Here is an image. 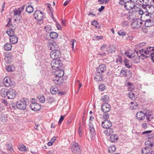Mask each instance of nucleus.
<instances>
[{"mask_svg": "<svg viewBox=\"0 0 154 154\" xmlns=\"http://www.w3.org/2000/svg\"><path fill=\"white\" fill-rule=\"evenodd\" d=\"M149 149L146 147L142 148L141 150L142 154H151V151Z\"/></svg>", "mask_w": 154, "mask_h": 154, "instance_id": "c756f323", "label": "nucleus"}, {"mask_svg": "<svg viewBox=\"0 0 154 154\" xmlns=\"http://www.w3.org/2000/svg\"><path fill=\"white\" fill-rule=\"evenodd\" d=\"M94 79L97 81H100L102 79V73L97 72Z\"/></svg>", "mask_w": 154, "mask_h": 154, "instance_id": "b1692460", "label": "nucleus"}, {"mask_svg": "<svg viewBox=\"0 0 154 154\" xmlns=\"http://www.w3.org/2000/svg\"><path fill=\"white\" fill-rule=\"evenodd\" d=\"M122 61V58L120 56H118L116 59V62L117 63H121Z\"/></svg>", "mask_w": 154, "mask_h": 154, "instance_id": "3c124183", "label": "nucleus"}, {"mask_svg": "<svg viewBox=\"0 0 154 154\" xmlns=\"http://www.w3.org/2000/svg\"><path fill=\"white\" fill-rule=\"evenodd\" d=\"M99 90L103 91L105 89V86L103 84H100L99 87Z\"/></svg>", "mask_w": 154, "mask_h": 154, "instance_id": "052dcab7", "label": "nucleus"}, {"mask_svg": "<svg viewBox=\"0 0 154 154\" xmlns=\"http://www.w3.org/2000/svg\"><path fill=\"white\" fill-rule=\"evenodd\" d=\"M128 85L129 90L130 91H132L134 89L135 87L134 85H133L129 82L128 84Z\"/></svg>", "mask_w": 154, "mask_h": 154, "instance_id": "49530a36", "label": "nucleus"}, {"mask_svg": "<svg viewBox=\"0 0 154 154\" xmlns=\"http://www.w3.org/2000/svg\"><path fill=\"white\" fill-rule=\"evenodd\" d=\"M140 2L142 3L143 5H148L149 0H140Z\"/></svg>", "mask_w": 154, "mask_h": 154, "instance_id": "864d4df0", "label": "nucleus"}, {"mask_svg": "<svg viewBox=\"0 0 154 154\" xmlns=\"http://www.w3.org/2000/svg\"><path fill=\"white\" fill-rule=\"evenodd\" d=\"M106 51L108 53H112L115 51L116 50V47L113 45H109Z\"/></svg>", "mask_w": 154, "mask_h": 154, "instance_id": "412c9836", "label": "nucleus"}, {"mask_svg": "<svg viewBox=\"0 0 154 154\" xmlns=\"http://www.w3.org/2000/svg\"><path fill=\"white\" fill-rule=\"evenodd\" d=\"M151 14L146 11L143 16H140V19L142 21L146 22L151 20Z\"/></svg>", "mask_w": 154, "mask_h": 154, "instance_id": "6e6552de", "label": "nucleus"}, {"mask_svg": "<svg viewBox=\"0 0 154 154\" xmlns=\"http://www.w3.org/2000/svg\"><path fill=\"white\" fill-rule=\"evenodd\" d=\"M118 33L120 36H125L126 35V33L123 31H122L121 30L119 31L118 32Z\"/></svg>", "mask_w": 154, "mask_h": 154, "instance_id": "0e129e2a", "label": "nucleus"}, {"mask_svg": "<svg viewBox=\"0 0 154 154\" xmlns=\"http://www.w3.org/2000/svg\"><path fill=\"white\" fill-rule=\"evenodd\" d=\"M106 68L105 65L102 64L98 67L97 69V72L103 73L106 71Z\"/></svg>", "mask_w": 154, "mask_h": 154, "instance_id": "f3484780", "label": "nucleus"}, {"mask_svg": "<svg viewBox=\"0 0 154 154\" xmlns=\"http://www.w3.org/2000/svg\"><path fill=\"white\" fill-rule=\"evenodd\" d=\"M14 20L17 23H20L21 21V16H17L16 18L14 19Z\"/></svg>", "mask_w": 154, "mask_h": 154, "instance_id": "603ef678", "label": "nucleus"}, {"mask_svg": "<svg viewBox=\"0 0 154 154\" xmlns=\"http://www.w3.org/2000/svg\"><path fill=\"white\" fill-rule=\"evenodd\" d=\"M135 7V4L131 2V1L130 2H126L125 3V7L128 10H130L133 9Z\"/></svg>", "mask_w": 154, "mask_h": 154, "instance_id": "f8f14e48", "label": "nucleus"}, {"mask_svg": "<svg viewBox=\"0 0 154 154\" xmlns=\"http://www.w3.org/2000/svg\"><path fill=\"white\" fill-rule=\"evenodd\" d=\"M128 72V71L127 70L125 69H123L121 70V72L120 73V75L121 76H127V72Z\"/></svg>", "mask_w": 154, "mask_h": 154, "instance_id": "c9c22d12", "label": "nucleus"}, {"mask_svg": "<svg viewBox=\"0 0 154 154\" xmlns=\"http://www.w3.org/2000/svg\"><path fill=\"white\" fill-rule=\"evenodd\" d=\"M88 125L91 134L93 136L95 135V129L93 125L91 122H89Z\"/></svg>", "mask_w": 154, "mask_h": 154, "instance_id": "aec40b11", "label": "nucleus"}, {"mask_svg": "<svg viewBox=\"0 0 154 154\" xmlns=\"http://www.w3.org/2000/svg\"><path fill=\"white\" fill-rule=\"evenodd\" d=\"M31 109L34 111H38L40 110L41 108V106L38 103H31L30 105Z\"/></svg>", "mask_w": 154, "mask_h": 154, "instance_id": "2eb2a0df", "label": "nucleus"}, {"mask_svg": "<svg viewBox=\"0 0 154 154\" xmlns=\"http://www.w3.org/2000/svg\"><path fill=\"white\" fill-rule=\"evenodd\" d=\"M118 139L117 136L115 134L111 135L110 137V140L112 142L115 143L117 141Z\"/></svg>", "mask_w": 154, "mask_h": 154, "instance_id": "a878e982", "label": "nucleus"}, {"mask_svg": "<svg viewBox=\"0 0 154 154\" xmlns=\"http://www.w3.org/2000/svg\"><path fill=\"white\" fill-rule=\"evenodd\" d=\"M145 145L146 148L148 149H151L154 146V143L151 140L146 141L145 143Z\"/></svg>", "mask_w": 154, "mask_h": 154, "instance_id": "a211bd4d", "label": "nucleus"}, {"mask_svg": "<svg viewBox=\"0 0 154 154\" xmlns=\"http://www.w3.org/2000/svg\"><path fill=\"white\" fill-rule=\"evenodd\" d=\"M51 57L53 59H58L61 57V53L58 49L52 51L50 54Z\"/></svg>", "mask_w": 154, "mask_h": 154, "instance_id": "39448f33", "label": "nucleus"}, {"mask_svg": "<svg viewBox=\"0 0 154 154\" xmlns=\"http://www.w3.org/2000/svg\"><path fill=\"white\" fill-rule=\"evenodd\" d=\"M101 109L104 113L109 112L111 109V106L107 103H105L101 106Z\"/></svg>", "mask_w": 154, "mask_h": 154, "instance_id": "9d476101", "label": "nucleus"}, {"mask_svg": "<svg viewBox=\"0 0 154 154\" xmlns=\"http://www.w3.org/2000/svg\"><path fill=\"white\" fill-rule=\"evenodd\" d=\"M65 116H60V118L59 120V121L58 122V124L59 125H60L61 123L63 121V119H64Z\"/></svg>", "mask_w": 154, "mask_h": 154, "instance_id": "69168bd1", "label": "nucleus"}, {"mask_svg": "<svg viewBox=\"0 0 154 154\" xmlns=\"http://www.w3.org/2000/svg\"><path fill=\"white\" fill-rule=\"evenodd\" d=\"M71 151L74 153L76 154H80L81 151L78 143L75 142H73L72 143Z\"/></svg>", "mask_w": 154, "mask_h": 154, "instance_id": "423d86ee", "label": "nucleus"}, {"mask_svg": "<svg viewBox=\"0 0 154 154\" xmlns=\"http://www.w3.org/2000/svg\"><path fill=\"white\" fill-rule=\"evenodd\" d=\"M6 147L7 149L11 151L12 150H13L12 146L11 143H9L6 146Z\"/></svg>", "mask_w": 154, "mask_h": 154, "instance_id": "5fc2aeb1", "label": "nucleus"}, {"mask_svg": "<svg viewBox=\"0 0 154 154\" xmlns=\"http://www.w3.org/2000/svg\"><path fill=\"white\" fill-rule=\"evenodd\" d=\"M124 63L125 66L128 68H130L131 67L132 64L129 63L128 60L127 59H125L124 60Z\"/></svg>", "mask_w": 154, "mask_h": 154, "instance_id": "473e14b6", "label": "nucleus"}, {"mask_svg": "<svg viewBox=\"0 0 154 154\" xmlns=\"http://www.w3.org/2000/svg\"><path fill=\"white\" fill-rule=\"evenodd\" d=\"M51 93L53 94L57 92L58 90L56 87H51L50 89Z\"/></svg>", "mask_w": 154, "mask_h": 154, "instance_id": "79ce46f5", "label": "nucleus"}, {"mask_svg": "<svg viewBox=\"0 0 154 154\" xmlns=\"http://www.w3.org/2000/svg\"><path fill=\"white\" fill-rule=\"evenodd\" d=\"M52 68L54 69H57L60 68L62 65V62L59 59H54L51 63Z\"/></svg>", "mask_w": 154, "mask_h": 154, "instance_id": "7ed1b4c3", "label": "nucleus"}, {"mask_svg": "<svg viewBox=\"0 0 154 154\" xmlns=\"http://www.w3.org/2000/svg\"><path fill=\"white\" fill-rule=\"evenodd\" d=\"M145 115L146 116V119L147 120L150 121L151 119H152V113L150 112H146Z\"/></svg>", "mask_w": 154, "mask_h": 154, "instance_id": "e433bc0d", "label": "nucleus"}, {"mask_svg": "<svg viewBox=\"0 0 154 154\" xmlns=\"http://www.w3.org/2000/svg\"><path fill=\"white\" fill-rule=\"evenodd\" d=\"M15 66L13 65H7L6 66V70L8 72H11L15 70Z\"/></svg>", "mask_w": 154, "mask_h": 154, "instance_id": "c85d7f7f", "label": "nucleus"}, {"mask_svg": "<svg viewBox=\"0 0 154 154\" xmlns=\"http://www.w3.org/2000/svg\"><path fill=\"white\" fill-rule=\"evenodd\" d=\"M48 46L50 49L52 50V51L55 50L57 49H59L58 48V46L54 41L49 42L48 45Z\"/></svg>", "mask_w": 154, "mask_h": 154, "instance_id": "9b49d317", "label": "nucleus"}, {"mask_svg": "<svg viewBox=\"0 0 154 154\" xmlns=\"http://www.w3.org/2000/svg\"><path fill=\"white\" fill-rule=\"evenodd\" d=\"M146 44L145 43V42H142L138 44L137 45H135V47L136 48H141L143 46H144Z\"/></svg>", "mask_w": 154, "mask_h": 154, "instance_id": "6e6d98bb", "label": "nucleus"}, {"mask_svg": "<svg viewBox=\"0 0 154 154\" xmlns=\"http://www.w3.org/2000/svg\"><path fill=\"white\" fill-rule=\"evenodd\" d=\"M18 38L15 35L12 36L10 37V41L11 44H15L17 42Z\"/></svg>", "mask_w": 154, "mask_h": 154, "instance_id": "cd10ccee", "label": "nucleus"}, {"mask_svg": "<svg viewBox=\"0 0 154 154\" xmlns=\"http://www.w3.org/2000/svg\"><path fill=\"white\" fill-rule=\"evenodd\" d=\"M18 148L21 151H26V150L25 146L23 145H22L20 146H19L18 147Z\"/></svg>", "mask_w": 154, "mask_h": 154, "instance_id": "de8ad7c7", "label": "nucleus"}, {"mask_svg": "<svg viewBox=\"0 0 154 154\" xmlns=\"http://www.w3.org/2000/svg\"><path fill=\"white\" fill-rule=\"evenodd\" d=\"M135 56V54L134 53H132L131 55H127V56L129 58H134Z\"/></svg>", "mask_w": 154, "mask_h": 154, "instance_id": "774afa93", "label": "nucleus"}, {"mask_svg": "<svg viewBox=\"0 0 154 154\" xmlns=\"http://www.w3.org/2000/svg\"><path fill=\"white\" fill-rule=\"evenodd\" d=\"M3 82L5 86L8 87L12 85V82L11 81L10 78L9 77H5L3 80Z\"/></svg>", "mask_w": 154, "mask_h": 154, "instance_id": "dca6fc26", "label": "nucleus"}, {"mask_svg": "<svg viewBox=\"0 0 154 154\" xmlns=\"http://www.w3.org/2000/svg\"><path fill=\"white\" fill-rule=\"evenodd\" d=\"M8 20H9L8 21V23L6 25V26H8V27H10V29H12V28L10 27L11 26H12L11 23V19H9Z\"/></svg>", "mask_w": 154, "mask_h": 154, "instance_id": "338daca9", "label": "nucleus"}, {"mask_svg": "<svg viewBox=\"0 0 154 154\" xmlns=\"http://www.w3.org/2000/svg\"><path fill=\"white\" fill-rule=\"evenodd\" d=\"M145 113L142 111H139L137 113L136 117L140 121L143 120L145 119Z\"/></svg>", "mask_w": 154, "mask_h": 154, "instance_id": "4468645a", "label": "nucleus"}, {"mask_svg": "<svg viewBox=\"0 0 154 154\" xmlns=\"http://www.w3.org/2000/svg\"><path fill=\"white\" fill-rule=\"evenodd\" d=\"M112 125L111 122L108 120H105L102 123V127L106 129L110 128Z\"/></svg>", "mask_w": 154, "mask_h": 154, "instance_id": "ddd939ff", "label": "nucleus"}, {"mask_svg": "<svg viewBox=\"0 0 154 154\" xmlns=\"http://www.w3.org/2000/svg\"><path fill=\"white\" fill-rule=\"evenodd\" d=\"M37 98L39 101L42 103H44L45 101V98L43 96L39 95L38 96Z\"/></svg>", "mask_w": 154, "mask_h": 154, "instance_id": "37998d69", "label": "nucleus"}, {"mask_svg": "<svg viewBox=\"0 0 154 154\" xmlns=\"http://www.w3.org/2000/svg\"><path fill=\"white\" fill-rule=\"evenodd\" d=\"M4 56L5 58L4 60L7 63H11V56L9 54H4Z\"/></svg>", "mask_w": 154, "mask_h": 154, "instance_id": "6ab92c4d", "label": "nucleus"}, {"mask_svg": "<svg viewBox=\"0 0 154 154\" xmlns=\"http://www.w3.org/2000/svg\"><path fill=\"white\" fill-rule=\"evenodd\" d=\"M7 120V115L4 113H2L0 116V121L4 123H5Z\"/></svg>", "mask_w": 154, "mask_h": 154, "instance_id": "5701e85b", "label": "nucleus"}, {"mask_svg": "<svg viewBox=\"0 0 154 154\" xmlns=\"http://www.w3.org/2000/svg\"><path fill=\"white\" fill-rule=\"evenodd\" d=\"M146 55V58L151 57V59L154 63V47H149L146 50L144 51Z\"/></svg>", "mask_w": 154, "mask_h": 154, "instance_id": "f257e3e1", "label": "nucleus"}, {"mask_svg": "<svg viewBox=\"0 0 154 154\" xmlns=\"http://www.w3.org/2000/svg\"><path fill=\"white\" fill-rule=\"evenodd\" d=\"M53 81L54 83L56 85H60L62 84V82L59 78L58 79L56 78L55 79H54Z\"/></svg>", "mask_w": 154, "mask_h": 154, "instance_id": "a18cd8bd", "label": "nucleus"}, {"mask_svg": "<svg viewBox=\"0 0 154 154\" xmlns=\"http://www.w3.org/2000/svg\"><path fill=\"white\" fill-rule=\"evenodd\" d=\"M34 18L37 20L41 21L43 18V14L42 11L38 10L35 11L34 14Z\"/></svg>", "mask_w": 154, "mask_h": 154, "instance_id": "0eeeda50", "label": "nucleus"}, {"mask_svg": "<svg viewBox=\"0 0 154 154\" xmlns=\"http://www.w3.org/2000/svg\"><path fill=\"white\" fill-rule=\"evenodd\" d=\"M101 100L103 101V102L106 103L109 100V97L107 95H105L103 96L101 99Z\"/></svg>", "mask_w": 154, "mask_h": 154, "instance_id": "ea45409f", "label": "nucleus"}, {"mask_svg": "<svg viewBox=\"0 0 154 154\" xmlns=\"http://www.w3.org/2000/svg\"><path fill=\"white\" fill-rule=\"evenodd\" d=\"M128 97L131 100H134L135 99L136 97L135 94L132 92H130L128 94Z\"/></svg>", "mask_w": 154, "mask_h": 154, "instance_id": "c03bdc74", "label": "nucleus"}, {"mask_svg": "<svg viewBox=\"0 0 154 154\" xmlns=\"http://www.w3.org/2000/svg\"><path fill=\"white\" fill-rule=\"evenodd\" d=\"M145 22V25L146 27H150L154 24L153 20L151 19Z\"/></svg>", "mask_w": 154, "mask_h": 154, "instance_id": "bb28decb", "label": "nucleus"}, {"mask_svg": "<svg viewBox=\"0 0 154 154\" xmlns=\"http://www.w3.org/2000/svg\"><path fill=\"white\" fill-rule=\"evenodd\" d=\"M150 11V13L152 14L154 12V7L153 6H151L149 7V9L148 10Z\"/></svg>", "mask_w": 154, "mask_h": 154, "instance_id": "680f3d73", "label": "nucleus"}, {"mask_svg": "<svg viewBox=\"0 0 154 154\" xmlns=\"http://www.w3.org/2000/svg\"><path fill=\"white\" fill-rule=\"evenodd\" d=\"M135 51L137 53V56L139 57L140 58L143 59V57L146 58V55L145 54H143V53H138L137 51H136L135 50Z\"/></svg>", "mask_w": 154, "mask_h": 154, "instance_id": "4c0bfd02", "label": "nucleus"}, {"mask_svg": "<svg viewBox=\"0 0 154 154\" xmlns=\"http://www.w3.org/2000/svg\"><path fill=\"white\" fill-rule=\"evenodd\" d=\"M71 43V45L72 46V50H73L74 49V43L75 42H76V40L74 39H72L70 41Z\"/></svg>", "mask_w": 154, "mask_h": 154, "instance_id": "e2e57ef3", "label": "nucleus"}, {"mask_svg": "<svg viewBox=\"0 0 154 154\" xmlns=\"http://www.w3.org/2000/svg\"><path fill=\"white\" fill-rule=\"evenodd\" d=\"M16 95L15 91L13 89H9L8 90L7 97L8 98L10 99H13L15 98Z\"/></svg>", "mask_w": 154, "mask_h": 154, "instance_id": "1a4fd4ad", "label": "nucleus"}, {"mask_svg": "<svg viewBox=\"0 0 154 154\" xmlns=\"http://www.w3.org/2000/svg\"><path fill=\"white\" fill-rule=\"evenodd\" d=\"M6 33L10 37L14 35V29H8Z\"/></svg>", "mask_w": 154, "mask_h": 154, "instance_id": "58836bf2", "label": "nucleus"}, {"mask_svg": "<svg viewBox=\"0 0 154 154\" xmlns=\"http://www.w3.org/2000/svg\"><path fill=\"white\" fill-rule=\"evenodd\" d=\"M145 13V12H143V10L141 9H139L137 10H134L132 11L131 12H129L128 15V17L129 19L132 20L135 19V17L137 14H139L141 15L140 16H143Z\"/></svg>", "mask_w": 154, "mask_h": 154, "instance_id": "f03ea898", "label": "nucleus"}, {"mask_svg": "<svg viewBox=\"0 0 154 154\" xmlns=\"http://www.w3.org/2000/svg\"><path fill=\"white\" fill-rule=\"evenodd\" d=\"M55 73L56 75L57 76L61 77L63 75L64 72L62 69H61L59 70H57L55 72Z\"/></svg>", "mask_w": 154, "mask_h": 154, "instance_id": "393cba45", "label": "nucleus"}, {"mask_svg": "<svg viewBox=\"0 0 154 154\" xmlns=\"http://www.w3.org/2000/svg\"><path fill=\"white\" fill-rule=\"evenodd\" d=\"M21 14V12L19 11L18 10H14V14L15 16H20V14Z\"/></svg>", "mask_w": 154, "mask_h": 154, "instance_id": "bf43d9fd", "label": "nucleus"}, {"mask_svg": "<svg viewBox=\"0 0 154 154\" xmlns=\"http://www.w3.org/2000/svg\"><path fill=\"white\" fill-rule=\"evenodd\" d=\"M103 38V37L102 36H96L95 35L93 38V40H99L100 39H102Z\"/></svg>", "mask_w": 154, "mask_h": 154, "instance_id": "09e8293b", "label": "nucleus"}, {"mask_svg": "<svg viewBox=\"0 0 154 154\" xmlns=\"http://www.w3.org/2000/svg\"><path fill=\"white\" fill-rule=\"evenodd\" d=\"M91 24L92 25L94 26L95 28H97L99 25L97 22L95 20H94L92 21Z\"/></svg>", "mask_w": 154, "mask_h": 154, "instance_id": "4d7b16f0", "label": "nucleus"}, {"mask_svg": "<svg viewBox=\"0 0 154 154\" xmlns=\"http://www.w3.org/2000/svg\"><path fill=\"white\" fill-rule=\"evenodd\" d=\"M26 101L25 98H22L16 103L17 107L21 110L25 109L26 106Z\"/></svg>", "mask_w": 154, "mask_h": 154, "instance_id": "20e7f679", "label": "nucleus"}, {"mask_svg": "<svg viewBox=\"0 0 154 154\" xmlns=\"http://www.w3.org/2000/svg\"><path fill=\"white\" fill-rule=\"evenodd\" d=\"M128 22L127 21H125L123 22L122 24V25L124 28H127L128 26Z\"/></svg>", "mask_w": 154, "mask_h": 154, "instance_id": "8fccbe9b", "label": "nucleus"}, {"mask_svg": "<svg viewBox=\"0 0 154 154\" xmlns=\"http://www.w3.org/2000/svg\"><path fill=\"white\" fill-rule=\"evenodd\" d=\"M106 129L107 130H105L104 131V133L105 135L109 136L113 133V129L111 128Z\"/></svg>", "mask_w": 154, "mask_h": 154, "instance_id": "4be33fe9", "label": "nucleus"}, {"mask_svg": "<svg viewBox=\"0 0 154 154\" xmlns=\"http://www.w3.org/2000/svg\"><path fill=\"white\" fill-rule=\"evenodd\" d=\"M116 149L115 146H113L109 147L108 149V151L109 152L112 153L115 152Z\"/></svg>", "mask_w": 154, "mask_h": 154, "instance_id": "a19ab883", "label": "nucleus"}, {"mask_svg": "<svg viewBox=\"0 0 154 154\" xmlns=\"http://www.w3.org/2000/svg\"><path fill=\"white\" fill-rule=\"evenodd\" d=\"M8 92V90L2 88L0 91V94L2 97H5L7 96Z\"/></svg>", "mask_w": 154, "mask_h": 154, "instance_id": "7c9ffc66", "label": "nucleus"}, {"mask_svg": "<svg viewBox=\"0 0 154 154\" xmlns=\"http://www.w3.org/2000/svg\"><path fill=\"white\" fill-rule=\"evenodd\" d=\"M50 36L52 39L56 38L58 36V34L55 32H52L50 33Z\"/></svg>", "mask_w": 154, "mask_h": 154, "instance_id": "72a5a7b5", "label": "nucleus"}, {"mask_svg": "<svg viewBox=\"0 0 154 154\" xmlns=\"http://www.w3.org/2000/svg\"><path fill=\"white\" fill-rule=\"evenodd\" d=\"M55 101V99L51 97H49L48 99V101L49 103H51Z\"/></svg>", "mask_w": 154, "mask_h": 154, "instance_id": "13d9d810", "label": "nucleus"}, {"mask_svg": "<svg viewBox=\"0 0 154 154\" xmlns=\"http://www.w3.org/2000/svg\"><path fill=\"white\" fill-rule=\"evenodd\" d=\"M26 11L28 13H31L33 11V8L31 5H28L26 8Z\"/></svg>", "mask_w": 154, "mask_h": 154, "instance_id": "f704fd0d", "label": "nucleus"}, {"mask_svg": "<svg viewBox=\"0 0 154 154\" xmlns=\"http://www.w3.org/2000/svg\"><path fill=\"white\" fill-rule=\"evenodd\" d=\"M4 48L5 51H9L12 48V45L10 43H6L4 46Z\"/></svg>", "mask_w": 154, "mask_h": 154, "instance_id": "2f4dec72", "label": "nucleus"}]
</instances>
